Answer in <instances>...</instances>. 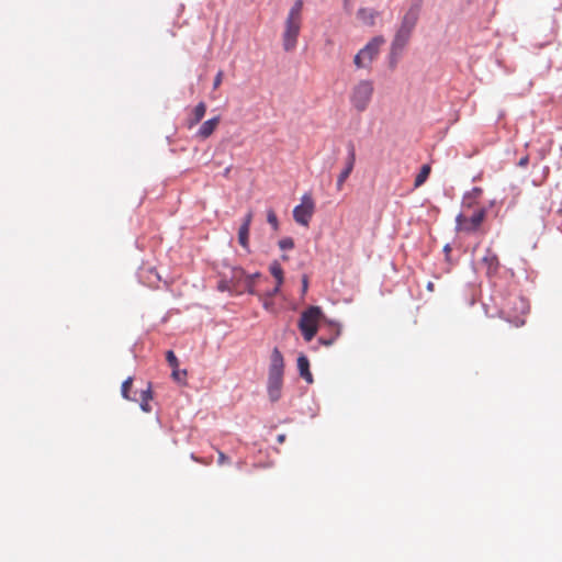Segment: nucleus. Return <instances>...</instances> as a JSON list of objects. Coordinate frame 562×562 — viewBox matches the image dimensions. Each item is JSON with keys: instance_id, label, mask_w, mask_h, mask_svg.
Returning a JSON list of instances; mask_svg holds the SVG:
<instances>
[{"instance_id": "24", "label": "nucleus", "mask_w": 562, "mask_h": 562, "mask_svg": "<svg viewBox=\"0 0 562 562\" xmlns=\"http://www.w3.org/2000/svg\"><path fill=\"white\" fill-rule=\"evenodd\" d=\"M267 221L272 226V228L274 231H277L279 228V222H278V217H277V214L274 213V211H272V210L268 211Z\"/></svg>"}, {"instance_id": "6", "label": "nucleus", "mask_w": 562, "mask_h": 562, "mask_svg": "<svg viewBox=\"0 0 562 562\" xmlns=\"http://www.w3.org/2000/svg\"><path fill=\"white\" fill-rule=\"evenodd\" d=\"M384 43L382 36L373 37L362 49H360L355 58L353 63L358 69L367 68L379 55L380 47Z\"/></svg>"}, {"instance_id": "33", "label": "nucleus", "mask_w": 562, "mask_h": 562, "mask_svg": "<svg viewBox=\"0 0 562 562\" xmlns=\"http://www.w3.org/2000/svg\"><path fill=\"white\" fill-rule=\"evenodd\" d=\"M151 394H150V386H148L147 390L142 392V401H150Z\"/></svg>"}, {"instance_id": "26", "label": "nucleus", "mask_w": 562, "mask_h": 562, "mask_svg": "<svg viewBox=\"0 0 562 562\" xmlns=\"http://www.w3.org/2000/svg\"><path fill=\"white\" fill-rule=\"evenodd\" d=\"M279 247L282 250L292 249L294 247V241L291 237L282 238L281 240H279Z\"/></svg>"}, {"instance_id": "34", "label": "nucleus", "mask_w": 562, "mask_h": 562, "mask_svg": "<svg viewBox=\"0 0 562 562\" xmlns=\"http://www.w3.org/2000/svg\"><path fill=\"white\" fill-rule=\"evenodd\" d=\"M140 407L146 413H149L151 411V407L149 405V401H142Z\"/></svg>"}, {"instance_id": "2", "label": "nucleus", "mask_w": 562, "mask_h": 562, "mask_svg": "<svg viewBox=\"0 0 562 562\" xmlns=\"http://www.w3.org/2000/svg\"><path fill=\"white\" fill-rule=\"evenodd\" d=\"M302 9L303 1L296 0L286 16L282 34L283 48L285 52H291L296 47L302 25Z\"/></svg>"}, {"instance_id": "25", "label": "nucleus", "mask_w": 562, "mask_h": 562, "mask_svg": "<svg viewBox=\"0 0 562 562\" xmlns=\"http://www.w3.org/2000/svg\"><path fill=\"white\" fill-rule=\"evenodd\" d=\"M172 378L182 383L184 382L186 378H187V371L186 370H179V367L177 369H172Z\"/></svg>"}, {"instance_id": "1", "label": "nucleus", "mask_w": 562, "mask_h": 562, "mask_svg": "<svg viewBox=\"0 0 562 562\" xmlns=\"http://www.w3.org/2000/svg\"><path fill=\"white\" fill-rule=\"evenodd\" d=\"M528 312V301L516 294L506 296L499 306L501 316L516 327L525 325Z\"/></svg>"}, {"instance_id": "20", "label": "nucleus", "mask_w": 562, "mask_h": 562, "mask_svg": "<svg viewBox=\"0 0 562 562\" xmlns=\"http://www.w3.org/2000/svg\"><path fill=\"white\" fill-rule=\"evenodd\" d=\"M249 274H246L245 271L240 268H235L233 269L232 271V279H231V283L233 285H237L239 286V284L243 283V281L245 280V277H248Z\"/></svg>"}, {"instance_id": "17", "label": "nucleus", "mask_w": 562, "mask_h": 562, "mask_svg": "<svg viewBox=\"0 0 562 562\" xmlns=\"http://www.w3.org/2000/svg\"><path fill=\"white\" fill-rule=\"evenodd\" d=\"M358 19L368 26H373L375 23L376 12L370 9L360 8L357 12Z\"/></svg>"}, {"instance_id": "28", "label": "nucleus", "mask_w": 562, "mask_h": 562, "mask_svg": "<svg viewBox=\"0 0 562 562\" xmlns=\"http://www.w3.org/2000/svg\"><path fill=\"white\" fill-rule=\"evenodd\" d=\"M223 76H224V72L222 70H220L216 74L214 81H213V89H217L221 86V83L223 81Z\"/></svg>"}, {"instance_id": "10", "label": "nucleus", "mask_w": 562, "mask_h": 562, "mask_svg": "<svg viewBox=\"0 0 562 562\" xmlns=\"http://www.w3.org/2000/svg\"><path fill=\"white\" fill-rule=\"evenodd\" d=\"M482 265L485 268L486 274L488 277L495 276L501 267L498 257L491 249H486V252L482 258Z\"/></svg>"}, {"instance_id": "32", "label": "nucleus", "mask_w": 562, "mask_h": 562, "mask_svg": "<svg viewBox=\"0 0 562 562\" xmlns=\"http://www.w3.org/2000/svg\"><path fill=\"white\" fill-rule=\"evenodd\" d=\"M280 288H281V285H279V283H277L273 289H271L269 292H267L266 296H269V297L274 296L276 294L279 293Z\"/></svg>"}, {"instance_id": "38", "label": "nucleus", "mask_w": 562, "mask_h": 562, "mask_svg": "<svg viewBox=\"0 0 562 562\" xmlns=\"http://www.w3.org/2000/svg\"><path fill=\"white\" fill-rule=\"evenodd\" d=\"M434 288H435V285H434V283H432V282H429V283L427 284V289H428L429 291H434Z\"/></svg>"}, {"instance_id": "4", "label": "nucleus", "mask_w": 562, "mask_h": 562, "mask_svg": "<svg viewBox=\"0 0 562 562\" xmlns=\"http://www.w3.org/2000/svg\"><path fill=\"white\" fill-rule=\"evenodd\" d=\"M374 83L370 79H360L350 88L348 100L350 106L357 113L366 112L373 99Z\"/></svg>"}, {"instance_id": "16", "label": "nucleus", "mask_w": 562, "mask_h": 562, "mask_svg": "<svg viewBox=\"0 0 562 562\" xmlns=\"http://www.w3.org/2000/svg\"><path fill=\"white\" fill-rule=\"evenodd\" d=\"M297 369H299V372H300V375L307 382V383H312L313 382V375L310 371V361L307 359L306 356L304 355H301L299 358H297Z\"/></svg>"}, {"instance_id": "19", "label": "nucleus", "mask_w": 562, "mask_h": 562, "mask_svg": "<svg viewBox=\"0 0 562 562\" xmlns=\"http://www.w3.org/2000/svg\"><path fill=\"white\" fill-rule=\"evenodd\" d=\"M270 273L274 277V279L277 280V283H279V285H282L283 283V269L281 267V265L277 261L272 262L270 265Z\"/></svg>"}, {"instance_id": "9", "label": "nucleus", "mask_w": 562, "mask_h": 562, "mask_svg": "<svg viewBox=\"0 0 562 562\" xmlns=\"http://www.w3.org/2000/svg\"><path fill=\"white\" fill-rule=\"evenodd\" d=\"M355 162H356V150H355L353 145H350L349 146V151H348V157H347V160H346V166L341 170V172L338 175V178H337L336 188H337L338 191H340L342 189L346 180L348 179V177L352 172L353 167H355Z\"/></svg>"}, {"instance_id": "7", "label": "nucleus", "mask_w": 562, "mask_h": 562, "mask_svg": "<svg viewBox=\"0 0 562 562\" xmlns=\"http://www.w3.org/2000/svg\"><path fill=\"white\" fill-rule=\"evenodd\" d=\"M485 217V209H479L470 216L464 213H460L456 218L457 231L467 234L475 233L481 227Z\"/></svg>"}, {"instance_id": "23", "label": "nucleus", "mask_w": 562, "mask_h": 562, "mask_svg": "<svg viewBox=\"0 0 562 562\" xmlns=\"http://www.w3.org/2000/svg\"><path fill=\"white\" fill-rule=\"evenodd\" d=\"M166 360L172 369H177L179 367L178 358L172 350H168L166 352Z\"/></svg>"}, {"instance_id": "8", "label": "nucleus", "mask_w": 562, "mask_h": 562, "mask_svg": "<svg viewBox=\"0 0 562 562\" xmlns=\"http://www.w3.org/2000/svg\"><path fill=\"white\" fill-rule=\"evenodd\" d=\"M315 203L311 195L304 194L301 204L296 205L293 210V217L295 222L303 226H308V223L314 214Z\"/></svg>"}, {"instance_id": "29", "label": "nucleus", "mask_w": 562, "mask_h": 562, "mask_svg": "<svg viewBox=\"0 0 562 562\" xmlns=\"http://www.w3.org/2000/svg\"><path fill=\"white\" fill-rule=\"evenodd\" d=\"M229 462V458L222 451H218V460H217V463L220 465H223L225 463H228Z\"/></svg>"}, {"instance_id": "30", "label": "nucleus", "mask_w": 562, "mask_h": 562, "mask_svg": "<svg viewBox=\"0 0 562 562\" xmlns=\"http://www.w3.org/2000/svg\"><path fill=\"white\" fill-rule=\"evenodd\" d=\"M262 305L268 311L272 310L273 303L271 301V297L267 296V297L262 299Z\"/></svg>"}, {"instance_id": "35", "label": "nucleus", "mask_w": 562, "mask_h": 562, "mask_svg": "<svg viewBox=\"0 0 562 562\" xmlns=\"http://www.w3.org/2000/svg\"><path fill=\"white\" fill-rule=\"evenodd\" d=\"M307 288H308V280H307V277L304 276L303 280H302V292H303V294L306 293Z\"/></svg>"}, {"instance_id": "15", "label": "nucleus", "mask_w": 562, "mask_h": 562, "mask_svg": "<svg viewBox=\"0 0 562 562\" xmlns=\"http://www.w3.org/2000/svg\"><path fill=\"white\" fill-rule=\"evenodd\" d=\"M257 278H260L259 273H254V274H249L248 277H245V280L243 281L241 284H239V286L234 285V292L235 293L248 292L250 294H257V292L255 290V280Z\"/></svg>"}, {"instance_id": "11", "label": "nucleus", "mask_w": 562, "mask_h": 562, "mask_svg": "<svg viewBox=\"0 0 562 562\" xmlns=\"http://www.w3.org/2000/svg\"><path fill=\"white\" fill-rule=\"evenodd\" d=\"M251 221H252V212L250 211L245 215L244 222L238 231V243L245 249L249 248V229H250Z\"/></svg>"}, {"instance_id": "14", "label": "nucleus", "mask_w": 562, "mask_h": 562, "mask_svg": "<svg viewBox=\"0 0 562 562\" xmlns=\"http://www.w3.org/2000/svg\"><path fill=\"white\" fill-rule=\"evenodd\" d=\"M220 121H221V117L220 116H214L207 121H205L201 127L199 128L198 131V136L202 139H206L207 137H210L213 132L217 128L218 124H220Z\"/></svg>"}, {"instance_id": "36", "label": "nucleus", "mask_w": 562, "mask_h": 562, "mask_svg": "<svg viewBox=\"0 0 562 562\" xmlns=\"http://www.w3.org/2000/svg\"><path fill=\"white\" fill-rule=\"evenodd\" d=\"M528 161H529L528 156H525V157H522V158H520V159H519V161H518V166H519V167H526V166L528 165Z\"/></svg>"}, {"instance_id": "21", "label": "nucleus", "mask_w": 562, "mask_h": 562, "mask_svg": "<svg viewBox=\"0 0 562 562\" xmlns=\"http://www.w3.org/2000/svg\"><path fill=\"white\" fill-rule=\"evenodd\" d=\"M411 32H406V33H403L402 32V27H400L397 30V33L395 35V38H394V42H393V45H396V46H403L407 43L409 36H411Z\"/></svg>"}, {"instance_id": "13", "label": "nucleus", "mask_w": 562, "mask_h": 562, "mask_svg": "<svg viewBox=\"0 0 562 562\" xmlns=\"http://www.w3.org/2000/svg\"><path fill=\"white\" fill-rule=\"evenodd\" d=\"M205 112L206 104L203 101L199 102L187 119L188 128L195 126L204 117Z\"/></svg>"}, {"instance_id": "22", "label": "nucleus", "mask_w": 562, "mask_h": 562, "mask_svg": "<svg viewBox=\"0 0 562 562\" xmlns=\"http://www.w3.org/2000/svg\"><path fill=\"white\" fill-rule=\"evenodd\" d=\"M132 385H133V378H127L123 383H122V387H121V392H122V396L126 400H132V397L130 396V391L132 389Z\"/></svg>"}, {"instance_id": "3", "label": "nucleus", "mask_w": 562, "mask_h": 562, "mask_svg": "<svg viewBox=\"0 0 562 562\" xmlns=\"http://www.w3.org/2000/svg\"><path fill=\"white\" fill-rule=\"evenodd\" d=\"M284 360L281 351L274 348L270 357V366L268 373V395L271 402H277L281 398V391L283 384Z\"/></svg>"}, {"instance_id": "12", "label": "nucleus", "mask_w": 562, "mask_h": 562, "mask_svg": "<svg viewBox=\"0 0 562 562\" xmlns=\"http://www.w3.org/2000/svg\"><path fill=\"white\" fill-rule=\"evenodd\" d=\"M418 18H419V12H417L416 9H408L406 11V13L404 14L402 22H401L400 27H402V32L403 33H406V32L412 33L414 27L417 24Z\"/></svg>"}, {"instance_id": "31", "label": "nucleus", "mask_w": 562, "mask_h": 562, "mask_svg": "<svg viewBox=\"0 0 562 562\" xmlns=\"http://www.w3.org/2000/svg\"><path fill=\"white\" fill-rule=\"evenodd\" d=\"M423 2H424V0H412V4H411L409 9H416V11L419 12Z\"/></svg>"}, {"instance_id": "5", "label": "nucleus", "mask_w": 562, "mask_h": 562, "mask_svg": "<svg viewBox=\"0 0 562 562\" xmlns=\"http://www.w3.org/2000/svg\"><path fill=\"white\" fill-rule=\"evenodd\" d=\"M322 317L319 306H310L302 312L297 326L305 341L310 342L316 336Z\"/></svg>"}, {"instance_id": "18", "label": "nucleus", "mask_w": 562, "mask_h": 562, "mask_svg": "<svg viewBox=\"0 0 562 562\" xmlns=\"http://www.w3.org/2000/svg\"><path fill=\"white\" fill-rule=\"evenodd\" d=\"M430 166L429 165H424L422 168H420V171L418 172V175L416 176L415 178V182H414V186L416 188L420 187L422 184L425 183V181L427 180L429 173H430Z\"/></svg>"}, {"instance_id": "27", "label": "nucleus", "mask_w": 562, "mask_h": 562, "mask_svg": "<svg viewBox=\"0 0 562 562\" xmlns=\"http://www.w3.org/2000/svg\"><path fill=\"white\" fill-rule=\"evenodd\" d=\"M220 291H231L234 292V285L231 281L222 280L217 285Z\"/></svg>"}, {"instance_id": "39", "label": "nucleus", "mask_w": 562, "mask_h": 562, "mask_svg": "<svg viewBox=\"0 0 562 562\" xmlns=\"http://www.w3.org/2000/svg\"><path fill=\"white\" fill-rule=\"evenodd\" d=\"M279 440L283 441L284 440V436H279Z\"/></svg>"}, {"instance_id": "37", "label": "nucleus", "mask_w": 562, "mask_h": 562, "mask_svg": "<svg viewBox=\"0 0 562 562\" xmlns=\"http://www.w3.org/2000/svg\"><path fill=\"white\" fill-rule=\"evenodd\" d=\"M319 342L325 345V346H329V345L333 344V340L331 339L330 340H325L324 338H319Z\"/></svg>"}]
</instances>
